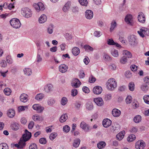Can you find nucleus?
Listing matches in <instances>:
<instances>
[{"mask_svg": "<svg viewBox=\"0 0 149 149\" xmlns=\"http://www.w3.org/2000/svg\"><path fill=\"white\" fill-rule=\"evenodd\" d=\"M107 87L110 91H113L117 86V83L114 78H110L106 83Z\"/></svg>", "mask_w": 149, "mask_h": 149, "instance_id": "obj_2", "label": "nucleus"}, {"mask_svg": "<svg viewBox=\"0 0 149 149\" xmlns=\"http://www.w3.org/2000/svg\"><path fill=\"white\" fill-rule=\"evenodd\" d=\"M80 127L86 132H88L90 130V128L89 125L85 122L82 121L80 124Z\"/></svg>", "mask_w": 149, "mask_h": 149, "instance_id": "obj_7", "label": "nucleus"}, {"mask_svg": "<svg viewBox=\"0 0 149 149\" xmlns=\"http://www.w3.org/2000/svg\"><path fill=\"white\" fill-rule=\"evenodd\" d=\"M129 89L130 91H134L135 88V85L134 83L130 82L128 85Z\"/></svg>", "mask_w": 149, "mask_h": 149, "instance_id": "obj_40", "label": "nucleus"}, {"mask_svg": "<svg viewBox=\"0 0 149 149\" xmlns=\"http://www.w3.org/2000/svg\"><path fill=\"white\" fill-rule=\"evenodd\" d=\"M111 54L113 56L115 57H117L119 56L118 51L115 49L111 50Z\"/></svg>", "mask_w": 149, "mask_h": 149, "instance_id": "obj_35", "label": "nucleus"}, {"mask_svg": "<svg viewBox=\"0 0 149 149\" xmlns=\"http://www.w3.org/2000/svg\"><path fill=\"white\" fill-rule=\"evenodd\" d=\"M47 17L44 14L42 15L39 18L38 22L40 24H42L45 22L47 20Z\"/></svg>", "mask_w": 149, "mask_h": 149, "instance_id": "obj_24", "label": "nucleus"}, {"mask_svg": "<svg viewBox=\"0 0 149 149\" xmlns=\"http://www.w3.org/2000/svg\"><path fill=\"white\" fill-rule=\"evenodd\" d=\"M24 74L28 76L30 75L31 73V70L29 68H25L24 70Z\"/></svg>", "mask_w": 149, "mask_h": 149, "instance_id": "obj_34", "label": "nucleus"}, {"mask_svg": "<svg viewBox=\"0 0 149 149\" xmlns=\"http://www.w3.org/2000/svg\"><path fill=\"white\" fill-rule=\"evenodd\" d=\"M4 93L7 95H10L11 93V89L8 88H6L3 91Z\"/></svg>", "mask_w": 149, "mask_h": 149, "instance_id": "obj_37", "label": "nucleus"}, {"mask_svg": "<svg viewBox=\"0 0 149 149\" xmlns=\"http://www.w3.org/2000/svg\"><path fill=\"white\" fill-rule=\"evenodd\" d=\"M132 101V98L131 96L128 95L126 98L125 101L126 104H130Z\"/></svg>", "mask_w": 149, "mask_h": 149, "instance_id": "obj_43", "label": "nucleus"}, {"mask_svg": "<svg viewBox=\"0 0 149 149\" xmlns=\"http://www.w3.org/2000/svg\"><path fill=\"white\" fill-rule=\"evenodd\" d=\"M44 97V95L42 93H39L37 94L35 97V99L38 100H41Z\"/></svg>", "mask_w": 149, "mask_h": 149, "instance_id": "obj_33", "label": "nucleus"}, {"mask_svg": "<svg viewBox=\"0 0 149 149\" xmlns=\"http://www.w3.org/2000/svg\"><path fill=\"white\" fill-rule=\"evenodd\" d=\"M141 89L144 92H146L148 89V86L146 85H142L141 87Z\"/></svg>", "mask_w": 149, "mask_h": 149, "instance_id": "obj_61", "label": "nucleus"}, {"mask_svg": "<svg viewBox=\"0 0 149 149\" xmlns=\"http://www.w3.org/2000/svg\"><path fill=\"white\" fill-rule=\"evenodd\" d=\"M68 69V66L65 64H61L59 66V71L62 73L66 72L67 71Z\"/></svg>", "mask_w": 149, "mask_h": 149, "instance_id": "obj_18", "label": "nucleus"}, {"mask_svg": "<svg viewBox=\"0 0 149 149\" xmlns=\"http://www.w3.org/2000/svg\"><path fill=\"white\" fill-rule=\"evenodd\" d=\"M109 68L111 70H115L116 68V65L114 63H111L109 66Z\"/></svg>", "mask_w": 149, "mask_h": 149, "instance_id": "obj_56", "label": "nucleus"}, {"mask_svg": "<svg viewBox=\"0 0 149 149\" xmlns=\"http://www.w3.org/2000/svg\"><path fill=\"white\" fill-rule=\"evenodd\" d=\"M145 102L149 104V95H145L143 97Z\"/></svg>", "mask_w": 149, "mask_h": 149, "instance_id": "obj_55", "label": "nucleus"}, {"mask_svg": "<svg viewBox=\"0 0 149 149\" xmlns=\"http://www.w3.org/2000/svg\"><path fill=\"white\" fill-rule=\"evenodd\" d=\"M12 129L15 130H17L19 128V125L17 123H14L11 125Z\"/></svg>", "mask_w": 149, "mask_h": 149, "instance_id": "obj_36", "label": "nucleus"}, {"mask_svg": "<svg viewBox=\"0 0 149 149\" xmlns=\"http://www.w3.org/2000/svg\"><path fill=\"white\" fill-rule=\"evenodd\" d=\"M53 89V85L51 84H47L44 88V91L47 93H49L52 91Z\"/></svg>", "mask_w": 149, "mask_h": 149, "instance_id": "obj_11", "label": "nucleus"}, {"mask_svg": "<svg viewBox=\"0 0 149 149\" xmlns=\"http://www.w3.org/2000/svg\"><path fill=\"white\" fill-rule=\"evenodd\" d=\"M32 118V119L35 121H40L43 120V118L42 116H40L37 114L33 115Z\"/></svg>", "mask_w": 149, "mask_h": 149, "instance_id": "obj_22", "label": "nucleus"}, {"mask_svg": "<svg viewBox=\"0 0 149 149\" xmlns=\"http://www.w3.org/2000/svg\"><path fill=\"white\" fill-rule=\"evenodd\" d=\"M125 133V132L122 131L118 134L116 135V138L119 141L121 140L123 138L124 136Z\"/></svg>", "mask_w": 149, "mask_h": 149, "instance_id": "obj_26", "label": "nucleus"}, {"mask_svg": "<svg viewBox=\"0 0 149 149\" xmlns=\"http://www.w3.org/2000/svg\"><path fill=\"white\" fill-rule=\"evenodd\" d=\"M57 133L53 132L51 133L49 136V138L52 140H53L57 136Z\"/></svg>", "mask_w": 149, "mask_h": 149, "instance_id": "obj_50", "label": "nucleus"}, {"mask_svg": "<svg viewBox=\"0 0 149 149\" xmlns=\"http://www.w3.org/2000/svg\"><path fill=\"white\" fill-rule=\"evenodd\" d=\"M70 5L69 3H66L64 6L63 10L64 12H66L70 8Z\"/></svg>", "mask_w": 149, "mask_h": 149, "instance_id": "obj_45", "label": "nucleus"}, {"mask_svg": "<svg viewBox=\"0 0 149 149\" xmlns=\"http://www.w3.org/2000/svg\"><path fill=\"white\" fill-rule=\"evenodd\" d=\"M84 48L86 51H93V49L88 45H85Z\"/></svg>", "mask_w": 149, "mask_h": 149, "instance_id": "obj_44", "label": "nucleus"}, {"mask_svg": "<svg viewBox=\"0 0 149 149\" xmlns=\"http://www.w3.org/2000/svg\"><path fill=\"white\" fill-rule=\"evenodd\" d=\"M127 57L123 56L122 57L120 60V62L122 64H125L127 63Z\"/></svg>", "mask_w": 149, "mask_h": 149, "instance_id": "obj_42", "label": "nucleus"}, {"mask_svg": "<svg viewBox=\"0 0 149 149\" xmlns=\"http://www.w3.org/2000/svg\"><path fill=\"white\" fill-rule=\"evenodd\" d=\"M28 96L25 93L22 94L20 97V99L21 101L23 102H26L28 100Z\"/></svg>", "mask_w": 149, "mask_h": 149, "instance_id": "obj_20", "label": "nucleus"}, {"mask_svg": "<svg viewBox=\"0 0 149 149\" xmlns=\"http://www.w3.org/2000/svg\"><path fill=\"white\" fill-rule=\"evenodd\" d=\"M0 66L2 68H6L7 66V64L5 60H2L0 63Z\"/></svg>", "mask_w": 149, "mask_h": 149, "instance_id": "obj_54", "label": "nucleus"}, {"mask_svg": "<svg viewBox=\"0 0 149 149\" xmlns=\"http://www.w3.org/2000/svg\"><path fill=\"white\" fill-rule=\"evenodd\" d=\"M79 1L80 3L82 6H86L88 3L87 0H79Z\"/></svg>", "mask_w": 149, "mask_h": 149, "instance_id": "obj_53", "label": "nucleus"}, {"mask_svg": "<svg viewBox=\"0 0 149 149\" xmlns=\"http://www.w3.org/2000/svg\"><path fill=\"white\" fill-rule=\"evenodd\" d=\"M70 127L68 125H65L63 127V131L66 133H68L70 131Z\"/></svg>", "mask_w": 149, "mask_h": 149, "instance_id": "obj_46", "label": "nucleus"}, {"mask_svg": "<svg viewBox=\"0 0 149 149\" xmlns=\"http://www.w3.org/2000/svg\"><path fill=\"white\" fill-rule=\"evenodd\" d=\"M144 82L147 85H149V77H146L144 78Z\"/></svg>", "mask_w": 149, "mask_h": 149, "instance_id": "obj_64", "label": "nucleus"}, {"mask_svg": "<svg viewBox=\"0 0 149 149\" xmlns=\"http://www.w3.org/2000/svg\"><path fill=\"white\" fill-rule=\"evenodd\" d=\"M68 118L67 114L66 113L63 114L61 115L60 118V121L61 123H63L66 121Z\"/></svg>", "mask_w": 149, "mask_h": 149, "instance_id": "obj_27", "label": "nucleus"}, {"mask_svg": "<svg viewBox=\"0 0 149 149\" xmlns=\"http://www.w3.org/2000/svg\"><path fill=\"white\" fill-rule=\"evenodd\" d=\"M11 26L15 29L19 28L21 26V24L19 20L16 18H13L10 21Z\"/></svg>", "mask_w": 149, "mask_h": 149, "instance_id": "obj_3", "label": "nucleus"}, {"mask_svg": "<svg viewBox=\"0 0 149 149\" xmlns=\"http://www.w3.org/2000/svg\"><path fill=\"white\" fill-rule=\"evenodd\" d=\"M33 7L37 11H39L40 10H44L45 9L44 5L41 2L34 4Z\"/></svg>", "mask_w": 149, "mask_h": 149, "instance_id": "obj_6", "label": "nucleus"}, {"mask_svg": "<svg viewBox=\"0 0 149 149\" xmlns=\"http://www.w3.org/2000/svg\"><path fill=\"white\" fill-rule=\"evenodd\" d=\"M15 115V112L13 109H10L8 111L7 115L10 118H13Z\"/></svg>", "mask_w": 149, "mask_h": 149, "instance_id": "obj_23", "label": "nucleus"}, {"mask_svg": "<svg viewBox=\"0 0 149 149\" xmlns=\"http://www.w3.org/2000/svg\"><path fill=\"white\" fill-rule=\"evenodd\" d=\"M86 109L88 110H91L93 108V105L92 103L91 102H88L86 103Z\"/></svg>", "mask_w": 149, "mask_h": 149, "instance_id": "obj_32", "label": "nucleus"}, {"mask_svg": "<svg viewBox=\"0 0 149 149\" xmlns=\"http://www.w3.org/2000/svg\"><path fill=\"white\" fill-rule=\"evenodd\" d=\"M111 124V121L108 118L104 119L102 122L103 126L106 128L109 127Z\"/></svg>", "mask_w": 149, "mask_h": 149, "instance_id": "obj_16", "label": "nucleus"}, {"mask_svg": "<svg viewBox=\"0 0 149 149\" xmlns=\"http://www.w3.org/2000/svg\"><path fill=\"white\" fill-rule=\"evenodd\" d=\"M0 149H8V146L6 143H2L0 144Z\"/></svg>", "mask_w": 149, "mask_h": 149, "instance_id": "obj_48", "label": "nucleus"}, {"mask_svg": "<svg viewBox=\"0 0 149 149\" xmlns=\"http://www.w3.org/2000/svg\"><path fill=\"white\" fill-rule=\"evenodd\" d=\"M138 33L141 37L143 38L144 37V34L149 35V30L145 28H142L137 31Z\"/></svg>", "mask_w": 149, "mask_h": 149, "instance_id": "obj_5", "label": "nucleus"}, {"mask_svg": "<svg viewBox=\"0 0 149 149\" xmlns=\"http://www.w3.org/2000/svg\"><path fill=\"white\" fill-rule=\"evenodd\" d=\"M31 136V133L27 130H25V133L23 135L22 137L20 138L18 143H16L14 145L15 146L18 148H23L25 146V142L29 140Z\"/></svg>", "mask_w": 149, "mask_h": 149, "instance_id": "obj_1", "label": "nucleus"}, {"mask_svg": "<svg viewBox=\"0 0 149 149\" xmlns=\"http://www.w3.org/2000/svg\"><path fill=\"white\" fill-rule=\"evenodd\" d=\"M106 143L104 141H101L97 144V148L99 149L104 148L106 146Z\"/></svg>", "mask_w": 149, "mask_h": 149, "instance_id": "obj_31", "label": "nucleus"}, {"mask_svg": "<svg viewBox=\"0 0 149 149\" xmlns=\"http://www.w3.org/2000/svg\"><path fill=\"white\" fill-rule=\"evenodd\" d=\"M29 149H37V146L35 143H32L29 146Z\"/></svg>", "mask_w": 149, "mask_h": 149, "instance_id": "obj_63", "label": "nucleus"}, {"mask_svg": "<svg viewBox=\"0 0 149 149\" xmlns=\"http://www.w3.org/2000/svg\"><path fill=\"white\" fill-rule=\"evenodd\" d=\"M78 92L77 89L74 88L71 91V94L72 96L74 97L77 94Z\"/></svg>", "mask_w": 149, "mask_h": 149, "instance_id": "obj_57", "label": "nucleus"}, {"mask_svg": "<svg viewBox=\"0 0 149 149\" xmlns=\"http://www.w3.org/2000/svg\"><path fill=\"white\" fill-rule=\"evenodd\" d=\"M6 61L9 64H11L13 63V60L10 55H8L6 57Z\"/></svg>", "mask_w": 149, "mask_h": 149, "instance_id": "obj_39", "label": "nucleus"}, {"mask_svg": "<svg viewBox=\"0 0 149 149\" xmlns=\"http://www.w3.org/2000/svg\"><path fill=\"white\" fill-rule=\"evenodd\" d=\"M138 19L139 21L142 23H145L146 21V19L144 15L142 12L140 13L138 17Z\"/></svg>", "mask_w": 149, "mask_h": 149, "instance_id": "obj_19", "label": "nucleus"}, {"mask_svg": "<svg viewBox=\"0 0 149 149\" xmlns=\"http://www.w3.org/2000/svg\"><path fill=\"white\" fill-rule=\"evenodd\" d=\"M125 20L126 23L129 25H132L133 24L132 17L131 15L128 14L126 15Z\"/></svg>", "mask_w": 149, "mask_h": 149, "instance_id": "obj_9", "label": "nucleus"}, {"mask_svg": "<svg viewBox=\"0 0 149 149\" xmlns=\"http://www.w3.org/2000/svg\"><path fill=\"white\" fill-rule=\"evenodd\" d=\"M121 113V111L117 109H114L112 111V114L115 117L119 116Z\"/></svg>", "mask_w": 149, "mask_h": 149, "instance_id": "obj_21", "label": "nucleus"}, {"mask_svg": "<svg viewBox=\"0 0 149 149\" xmlns=\"http://www.w3.org/2000/svg\"><path fill=\"white\" fill-rule=\"evenodd\" d=\"M55 101L53 99H49L47 101V104L50 106L54 104L55 103Z\"/></svg>", "mask_w": 149, "mask_h": 149, "instance_id": "obj_59", "label": "nucleus"}, {"mask_svg": "<svg viewBox=\"0 0 149 149\" xmlns=\"http://www.w3.org/2000/svg\"><path fill=\"white\" fill-rule=\"evenodd\" d=\"M136 139L135 136L134 134L129 135L127 138V141L129 142H131L135 140Z\"/></svg>", "mask_w": 149, "mask_h": 149, "instance_id": "obj_30", "label": "nucleus"}, {"mask_svg": "<svg viewBox=\"0 0 149 149\" xmlns=\"http://www.w3.org/2000/svg\"><path fill=\"white\" fill-rule=\"evenodd\" d=\"M103 58L106 61H110L111 60V57L108 54L106 53L104 54Z\"/></svg>", "mask_w": 149, "mask_h": 149, "instance_id": "obj_49", "label": "nucleus"}, {"mask_svg": "<svg viewBox=\"0 0 149 149\" xmlns=\"http://www.w3.org/2000/svg\"><path fill=\"white\" fill-rule=\"evenodd\" d=\"M21 13L24 17L27 18L31 17L32 15L31 10L26 7L22 8L21 9Z\"/></svg>", "mask_w": 149, "mask_h": 149, "instance_id": "obj_4", "label": "nucleus"}, {"mask_svg": "<svg viewBox=\"0 0 149 149\" xmlns=\"http://www.w3.org/2000/svg\"><path fill=\"white\" fill-rule=\"evenodd\" d=\"M47 32L49 34H51L53 31V27L52 25H49L47 29Z\"/></svg>", "mask_w": 149, "mask_h": 149, "instance_id": "obj_51", "label": "nucleus"}, {"mask_svg": "<svg viewBox=\"0 0 149 149\" xmlns=\"http://www.w3.org/2000/svg\"><path fill=\"white\" fill-rule=\"evenodd\" d=\"M80 140L79 138L76 139L74 141L73 146L75 148L78 147L80 144Z\"/></svg>", "mask_w": 149, "mask_h": 149, "instance_id": "obj_28", "label": "nucleus"}, {"mask_svg": "<svg viewBox=\"0 0 149 149\" xmlns=\"http://www.w3.org/2000/svg\"><path fill=\"white\" fill-rule=\"evenodd\" d=\"M116 23L115 21H113L111 24V25L110 28V31L112 32L116 27Z\"/></svg>", "mask_w": 149, "mask_h": 149, "instance_id": "obj_38", "label": "nucleus"}, {"mask_svg": "<svg viewBox=\"0 0 149 149\" xmlns=\"http://www.w3.org/2000/svg\"><path fill=\"white\" fill-rule=\"evenodd\" d=\"M107 44L109 45H114L115 42L112 39H109L107 40Z\"/></svg>", "mask_w": 149, "mask_h": 149, "instance_id": "obj_60", "label": "nucleus"}, {"mask_svg": "<svg viewBox=\"0 0 149 149\" xmlns=\"http://www.w3.org/2000/svg\"><path fill=\"white\" fill-rule=\"evenodd\" d=\"M81 84V83L80 81L78 79H76L71 83V85L73 87L77 88L80 86Z\"/></svg>", "mask_w": 149, "mask_h": 149, "instance_id": "obj_15", "label": "nucleus"}, {"mask_svg": "<svg viewBox=\"0 0 149 149\" xmlns=\"http://www.w3.org/2000/svg\"><path fill=\"white\" fill-rule=\"evenodd\" d=\"M145 146V143L143 141H138L136 143L135 148L137 149H143Z\"/></svg>", "mask_w": 149, "mask_h": 149, "instance_id": "obj_8", "label": "nucleus"}, {"mask_svg": "<svg viewBox=\"0 0 149 149\" xmlns=\"http://www.w3.org/2000/svg\"><path fill=\"white\" fill-rule=\"evenodd\" d=\"M123 54L127 56L128 58H131L132 57L131 53L127 50H124L123 51Z\"/></svg>", "mask_w": 149, "mask_h": 149, "instance_id": "obj_41", "label": "nucleus"}, {"mask_svg": "<svg viewBox=\"0 0 149 149\" xmlns=\"http://www.w3.org/2000/svg\"><path fill=\"white\" fill-rule=\"evenodd\" d=\"M72 54L74 56H77L80 53V49L77 47H75L72 49Z\"/></svg>", "mask_w": 149, "mask_h": 149, "instance_id": "obj_25", "label": "nucleus"}, {"mask_svg": "<svg viewBox=\"0 0 149 149\" xmlns=\"http://www.w3.org/2000/svg\"><path fill=\"white\" fill-rule=\"evenodd\" d=\"M68 102V100L67 98L63 97L61 99V104L63 105H65Z\"/></svg>", "mask_w": 149, "mask_h": 149, "instance_id": "obj_47", "label": "nucleus"}, {"mask_svg": "<svg viewBox=\"0 0 149 149\" xmlns=\"http://www.w3.org/2000/svg\"><path fill=\"white\" fill-rule=\"evenodd\" d=\"M112 98V95L111 94H106L104 95V99L107 101L110 100Z\"/></svg>", "mask_w": 149, "mask_h": 149, "instance_id": "obj_52", "label": "nucleus"}, {"mask_svg": "<svg viewBox=\"0 0 149 149\" xmlns=\"http://www.w3.org/2000/svg\"><path fill=\"white\" fill-rule=\"evenodd\" d=\"M102 91V88L98 86H95L93 89V92L95 94H100L101 93Z\"/></svg>", "mask_w": 149, "mask_h": 149, "instance_id": "obj_13", "label": "nucleus"}, {"mask_svg": "<svg viewBox=\"0 0 149 149\" xmlns=\"http://www.w3.org/2000/svg\"><path fill=\"white\" fill-rule=\"evenodd\" d=\"M141 117L139 115L135 116L133 119L134 122L136 123H139L141 121Z\"/></svg>", "mask_w": 149, "mask_h": 149, "instance_id": "obj_29", "label": "nucleus"}, {"mask_svg": "<svg viewBox=\"0 0 149 149\" xmlns=\"http://www.w3.org/2000/svg\"><path fill=\"white\" fill-rule=\"evenodd\" d=\"M94 102L98 106H101L104 104L103 101L101 97L95 98L93 100Z\"/></svg>", "mask_w": 149, "mask_h": 149, "instance_id": "obj_17", "label": "nucleus"}, {"mask_svg": "<svg viewBox=\"0 0 149 149\" xmlns=\"http://www.w3.org/2000/svg\"><path fill=\"white\" fill-rule=\"evenodd\" d=\"M39 141L42 144H45L47 142L45 138H42L40 139L39 140Z\"/></svg>", "mask_w": 149, "mask_h": 149, "instance_id": "obj_62", "label": "nucleus"}, {"mask_svg": "<svg viewBox=\"0 0 149 149\" xmlns=\"http://www.w3.org/2000/svg\"><path fill=\"white\" fill-rule=\"evenodd\" d=\"M27 106H20L18 107V110L19 111H22L25 110L26 109H27Z\"/></svg>", "mask_w": 149, "mask_h": 149, "instance_id": "obj_58", "label": "nucleus"}, {"mask_svg": "<svg viewBox=\"0 0 149 149\" xmlns=\"http://www.w3.org/2000/svg\"><path fill=\"white\" fill-rule=\"evenodd\" d=\"M130 44L132 45L135 46L136 45L137 42L135 36L132 35L130 36L129 39Z\"/></svg>", "mask_w": 149, "mask_h": 149, "instance_id": "obj_14", "label": "nucleus"}, {"mask_svg": "<svg viewBox=\"0 0 149 149\" xmlns=\"http://www.w3.org/2000/svg\"><path fill=\"white\" fill-rule=\"evenodd\" d=\"M32 108L34 110L38 111L39 112H42L44 109V107L41 106L38 104H34L32 106Z\"/></svg>", "mask_w": 149, "mask_h": 149, "instance_id": "obj_12", "label": "nucleus"}, {"mask_svg": "<svg viewBox=\"0 0 149 149\" xmlns=\"http://www.w3.org/2000/svg\"><path fill=\"white\" fill-rule=\"evenodd\" d=\"M85 15L86 18L87 19H91L93 17V13L91 10H88L86 11Z\"/></svg>", "mask_w": 149, "mask_h": 149, "instance_id": "obj_10", "label": "nucleus"}]
</instances>
